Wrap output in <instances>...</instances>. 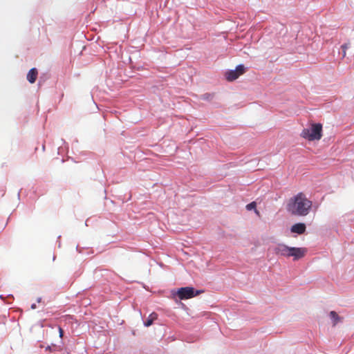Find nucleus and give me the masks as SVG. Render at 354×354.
<instances>
[{"mask_svg": "<svg viewBox=\"0 0 354 354\" xmlns=\"http://www.w3.org/2000/svg\"><path fill=\"white\" fill-rule=\"evenodd\" d=\"M313 207V202L306 194L299 192L291 197L286 205V209L291 215L297 216H307Z\"/></svg>", "mask_w": 354, "mask_h": 354, "instance_id": "f257e3e1", "label": "nucleus"}, {"mask_svg": "<svg viewBox=\"0 0 354 354\" xmlns=\"http://www.w3.org/2000/svg\"><path fill=\"white\" fill-rule=\"evenodd\" d=\"M300 136L308 141L319 140L322 137V124L312 123L309 128L302 130Z\"/></svg>", "mask_w": 354, "mask_h": 354, "instance_id": "f03ea898", "label": "nucleus"}, {"mask_svg": "<svg viewBox=\"0 0 354 354\" xmlns=\"http://www.w3.org/2000/svg\"><path fill=\"white\" fill-rule=\"evenodd\" d=\"M200 293L201 291L196 290L195 292L194 288L192 287H184L179 288L176 295L180 299L184 300L192 298Z\"/></svg>", "mask_w": 354, "mask_h": 354, "instance_id": "7ed1b4c3", "label": "nucleus"}, {"mask_svg": "<svg viewBox=\"0 0 354 354\" xmlns=\"http://www.w3.org/2000/svg\"><path fill=\"white\" fill-rule=\"evenodd\" d=\"M245 73V67L243 65H239L235 70L227 71L225 73V77L227 81H234L236 80L240 75Z\"/></svg>", "mask_w": 354, "mask_h": 354, "instance_id": "20e7f679", "label": "nucleus"}, {"mask_svg": "<svg viewBox=\"0 0 354 354\" xmlns=\"http://www.w3.org/2000/svg\"><path fill=\"white\" fill-rule=\"evenodd\" d=\"M307 252L305 248H294L291 247L290 252H289V257H292L294 260H298L303 258Z\"/></svg>", "mask_w": 354, "mask_h": 354, "instance_id": "39448f33", "label": "nucleus"}, {"mask_svg": "<svg viewBox=\"0 0 354 354\" xmlns=\"http://www.w3.org/2000/svg\"><path fill=\"white\" fill-rule=\"evenodd\" d=\"M291 247H288L285 244H278L274 248V252L277 254L289 257V252H290Z\"/></svg>", "mask_w": 354, "mask_h": 354, "instance_id": "423d86ee", "label": "nucleus"}, {"mask_svg": "<svg viewBox=\"0 0 354 354\" xmlns=\"http://www.w3.org/2000/svg\"><path fill=\"white\" fill-rule=\"evenodd\" d=\"M306 229V225L303 223H298L296 224H294L291 227V232L292 233H297L298 234H302L305 232Z\"/></svg>", "mask_w": 354, "mask_h": 354, "instance_id": "0eeeda50", "label": "nucleus"}, {"mask_svg": "<svg viewBox=\"0 0 354 354\" xmlns=\"http://www.w3.org/2000/svg\"><path fill=\"white\" fill-rule=\"evenodd\" d=\"M37 75L38 71L37 68H32L28 71L27 74V80L30 84H33L35 82Z\"/></svg>", "mask_w": 354, "mask_h": 354, "instance_id": "6e6552de", "label": "nucleus"}, {"mask_svg": "<svg viewBox=\"0 0 354 354\" xmlns=\"http://www.w3.org/2000/svg\"><path fill=\"white\" fill-rule=\"evenodd\" d=\"M330 317L333 320V326H335L339 322H341L342 319V318L340 317L335 311H330Z\"/></svg>", "mask_w": 354, "mask_h": 354, "instance_id": "1a4fd4ad", "label": "nucleus"}, {"mask_svg": "<svg viewBox=\"0 0 354 354\" xmlns=\"http://www.w3.org/2000/svg\"><path fill=\"white\" fill-rule=\"evenodd\" d=\"M158 318V315L155 313H152L149 315L147 320L145 322V326L147 327L150 326L154 320H156Z\"/></svg>", "mask_w": 354, "mask_h": 354, "instance_id": "9d476101", "label": "nucleus"}, {"mask_svg": "<svg viewBox=\"0 0 354 354\" xmlns=\"http://www.w3.org/2000/svg\"><path fill=\"white\" fill-rule=\"evenodd\" d=\"M257 203L256 202H252L246 205V209L248 210L254 209L255 213L259 216V212L256 209Z\"/></svg>", "mask_w": 354, "mask_h": 354, "instance_id": "9b49d317", "label": "nucleus"}, {"mask_svg": "<svg viewBox=\"0 0 354 354\" xmlns=\"http://www.w3.org/2000/svg\"><path fill=\"white\" fill-rule=\"evenodd\" d=\"M349 47V44H344L342 46V49L346 50V49Z\"/></svg>", "mask_w": 354, "mask_h": 354, "instance_id": "f8f14e48", "label": "nucleus"}, {"mask_svg": "<svg viewBox=\"0 0 354 354\" xmlns=\"http://www.w3.org/2000/svg\"><path fill=\"white\" fill-rule=\"evenodd\" d=\"M59 337H62L64 335V330L61 327H59Z\"/></svg>", "mask_w": 354, "mask_h": 354, "instance_id": "ddd939ff", "label": "nucleus"}, {"mask_svg": "<svg viewBox=\"0 0 354 354\" xmlns=\"http://www.w3.org/2000/svg\"><path fill=\"white\" fill-rule=\"evenodd\" d=\"M343 50V57H344L346 54V50Z\"/></svg>", "mask_w": 354, "mask_h": 354, "instance_id": "4468645a", "label": "nucleus"}, {"mask_svg": "<svg viewBox=\"0 0 354 354\" xmlns=\"http://www.w3.org/2000/svg\"><path fill=\"white\" fill-rule=\"evenodd\" d=\"M31 308H32V309H35V308H36V305H35V304H32V305L31 306Z\"/></svg>", "mask_w": 354, "mask_h": 354, "instance_id": "2eb2a0df", "label": "nucleus"}]
</instances>
